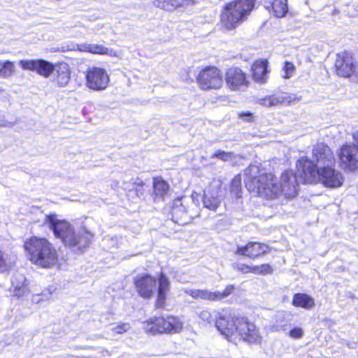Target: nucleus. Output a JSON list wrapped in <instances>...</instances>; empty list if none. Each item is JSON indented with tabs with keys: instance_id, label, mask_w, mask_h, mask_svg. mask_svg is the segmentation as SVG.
<instances>
[{
	"instance_id": "nucleus-23",
	"label": "nucleus",
	"mask_w": 358,
	"mask_h": 358,
	"mask_svg": "<svg viewBox=\"0 0 358 358\" xmlns=\"http://www.w3.org/2000/svg\"><path fill=\"white\" fill-rule=\"evenodd\" d=\"M10 291L16 296H22L28 291L26 278L22 273H16L11 278V287Z\"/></svg>"
},
{
	"instance_id": "nucleus-18",
	"label": "nucleus",
	"mask_w": 358,
	"mask_h": 358,
	"mask_svg": "<svg viewBox=\"0 0 358 358\" xmlns=\"http://www.w3.org/2000/svg\"><path fill=\"white\" fill-rule=\"evenodd\" d=\"M67 50H78L81 52H88L93 54L108 55L113 57L117 56L114 50H110L103 45L96 44L83 43L72 45L71 47H69Z\"/></svg>"
},
{
	"instance_id": "nucleus-21",
	"label": "nucleus",
	"mask_w": 358,
	"mask_h": 358,
	"mask_svg": "<svg viewBox=\"0 0 358 358\" xmlns=\"http://www.w3.org/2000/svg\"><path fill=\"white\" fill-rule=\"evenodd\" d=\"M234 290V287L233 285H228L223 292H210L207 289H199L198 299L208 300L211 301H220L231 295Z\"/></svg>"
},
{
	"instance_id": "nucleus-27",
	"label": "nucleus",
	"mask_w": 358,
	"mask_h": 358,
	"mask_svg": "<svg viewBox=\"0 0 358 358\" xmlns=\"http://www.w3.org/2000/svg\"><path fill=\"white\" fill-rule=\"evenodd\" d=\"M16 71L15 62L0 60V79H9Z\"/></svg>"
},
{
	"instance_id": "nucleus-6",
	"label": "nucleus",
	"mask_w": 358,
	"mask_h": 358,
	"mask_svg": "<svg viewBox=\"0 0 358 358\" xmlns=\"http://www.w3.org/2000/svg\"><path fill=\"white\" fill-rule=\"evenodd\" d=\"M143 327L146 333L152 335L163 333L175 334L182 330V323L179 318L169 315L166 317H154L145 321Z\"/></svg>"
},
{
	"instance_id": "nucleus-33",
	"label": "nucleus",
	"mask_w": 358,
	"mask_h": 358,
	"mask_svg": "<svg viewBox=\"0 0 358 358\" xmlns=\"http://www.w3.org/2000/svg\"><path fill=\"white\" fill-rule=\"evenodd\" d=\"M282 70L284 72L282 77L288 79L293 76L295 72V66L292 62H285Z\"/></svg>"
},
{
	"instance_id": "nucleus-29",
	"label": "nucleus",
	"mask_w": 358,
	"mask_h": 358,
	"mask_svg": "<svg viewBox=\"0 0 358 358\" xmlns=\"http://www.w3.org/2000/svg\"><path fill=\"white\" fill-rule=\"evenodd\" d=\"M178 0H154L153 5L160 9L173 11L178 8Z\"/></svg>"
},
{
	"instance_id": "nucleus-4",
	"label": "nucleus",
	"mask_w": 358,
	"mask_h": 358,
	"mask_svg": "<svg viewBox=\"0 0 358 358\" xmlns=\"http://www.w3.org/2000/svg\"><path fill=\"white\" fill-rule=\"evenodd\" d=\"M29 259L43 268L54 266L58 260L56 249L45 238L31 236L24 244Z\"/></svg>"
},
{
	"instance_id": "nucleus-25",
	"label": "nucleus",
	"mask_w": 358,
	"mask_h": 358,
	"mask_svg": "<svg viewBox=\"0 0 358 358\" xmlns=\"http://www.w3.org/2000/svg\"><path fill=\"white\" fill-rule=\"evenodd\" d=\"M169 290V281L168 278L162 273L159 279L158 296L156 306L157 308H164L166 294Z\"/></svg>"
},
{
	"instance_id": "nucleus-41",
	"label": "nucleus",
	"mask_w": 358,
	"mask_h": 358,
	"mask_svg": "<svg viewBox=\"0 0 358 358\" xmlns=\"http://www.w3.org/2000/svg\"><path fill=\"white\" fill-rule=\"evenodd\" d=\"M185 292L187 294L190 295L194 299H198V294L199 293V289H185Z\"/></svg>"
},
{
	"instance_id": "nucleus-32",
	"label": "nucleus",
	"mask_w": 358,
	"mask_h": 358,
	"mask_svg": "<svg viewBox=\"0 0 358 358\" xmlns=\"http://www.w3.org/2000/svg\"><path fill=\"white\" fill-rule=\"evenodd\" d=\"M131 329V325L128 322L119 323L111 328V331L117 334H122Z\"/></svg>"
},
{
	"instance_id": "nucleus-14",
	"label": "nucleus",
	"mask_w": 358,
	"mask_h": 358,
	"mask_svg": "<svg viewBox=\"0 0 358 358\" xmlns=\"http://www.w3.org/2000/svg\"><path fill=\"white\" fill-rule=\"evenodd\" d=\"M225 80L231 90H239L248 85L245 74L238 67H231L227 71Z\"/></svg>"
},
{
	"instance_id": "nucleus-37",
	"label": "nucleus",
	"mask_w": 358,
	"mask_h": 358,
	"mask_svg": "<svg viewBox=\"0 0 358 358\" xmlns=\"http://www.w3.org/2000/svg\"><path fill=\"white\" fill-rule=\"evenodd\" d=\"M289 336L292 338H301L303 336V330L300 327H296L290 330Z\"/></svg>"
},
{
	"instance_id": "nucleus-5",
	"label": "nucleus",
	"mask_w": 358,
	"mask_h": 358,
	"mask_svg": "<svg viewBox=\"0 0 358 358\" xmlns=\"http://www.w3.org/2000/svg\"><path fill=\"white\" fill-rule=\"evenodd\" d=\"M255 0H236L227 3L221 14V23L231 30L242 22L254 8Z\"/></svg>"
},
{
	"instance_id": "nucleus-24",
	"label": "nucleus",
	"mask_w": 358,
	"mask_h": 358,
	"mask_svg": "<svg viewBox=\"0 0 358 358\" xmlns=\"http://www.w3.org/2000/svg\"><path fill=\"white\" fill-rule=\"evenodd\" d=\"M267 68L268 61L266 59L256 61L252 66L254 80L259 83H265L267 78Z\"/></svg>"
},
{
	"instance_id": "nucleus-20",
	"label": "nucleus",
	"mask_w": 358,
	"mask_h": 358,
	"mask_svg": "<svg viewBox=\"0 0 358 358\" xmlns=\"http://www.w3.org/2000/svg\"><path fill=\"white\" fill-rule=\"evenodd\" d=\"M265 8L277 17H282L288 12L287 0H264Z\"/></svg>"
},
{
	"instance_id": "nucleus-8",
	"label": "nucleus",
	"mask_w": 358,
	"mask_h": 358,
	"mask_svg": "<svg viewBox=\"0 0 358 358\" xmlns=\"http://www.w3.org/2000/svg\"><path fill=\"white\" fill-rule=\"evenodd\" d=\"M196 80L203 90L219 89L223 84L220 71L212 66L203 69L198 75Z\"/></svg>"
},
{
	"instance_id": "nucleus-43",
	"label": "nucleus",
	"mask_w": 358,
	"mask_h": 358,
	"mask_svg": "<svg viewBox=\"0 0 358 358\" xmlns=\"http://www.w3.org/2000/svg\"><path fill=\"white\" fill-rule=\"evenodd\" d=\"M353 138H354L355 142L357 143V145L358 146V131H357L354 134Z\"/></svg>"
},
{
	"instance_id": "nucleus-39",
	"label": "nucleus",
	"mask_w": 358,
	"mask_h": 358,
	"mask_svg": "<svg viewBox=\"0 0 358 358\" xmlns=\"http://www.w3.org/2000/svg\"><path fill=\"white\" fill-rule=\"evenodd\" d=\"M236 268L244 273H253V266H250L244 264H237Z\"/></svg>"
},
{
	"instance_id": "nucleus-28",
	"label": "nucleus",
	"mask_w": 358,
	"mask_h": 358,
	"mask_svg": "<svg viewBox=\"0 0 358 358\" xmlns=\"http://www.w3.org/2000/svg\"><path fill=\"white\" fill-rule=\"evenodd\" d=\"M155 199H163L169 192V185L161 178H156L153 182Z\"/></svg>"
},
{
	"instance_id": "nucleus-22",
	"label": "nucleus",
	"mask_w": 358,
	"mask_h": 358,
	"mask_svg": "<svg viewBox=\"0 0 358 358\" xmlns=\"http://www.w3.org/2000/svg\"><path fill=\"white\" fill-rule=\"evenodd\" d=\"M291 101L289 96L283 92H278L272 95L266 96L258 100V103L266 107L276 106L280 104L289 103Z\"/></svg>"
},
{
	"instance_id": "nucleus-36",
	"label": "nucleus",
	"mask_w": 358,
	"mask_h": 358,
	"mask_svg": "<svg viewBox=\"0 0 358 358\" xmlns=\"http://www.w3.org/2000/svg\"><path fill=\"white\" fill-rule=\"evenodd\" d=\"M199 317L204 322L210 324L213 321L211 313L208 310H202L198 313Z\"/></svg>"
},
{
	"instance_id": "nucleus-1",
	"label": "nucleus",
	"mask_w": 358,
	"mask_h": 358,
	"mask_svg": "<svg viewBox=\"0 0 358 358\" xmlns=\"http://www.w3.org/2000/svg\"><path fill=\"white\" fill-rule=\"evenodd\" d=\"M296 168L298 176L292 171H285L278 182L272 173H266L257 166L250 165L245 170V187L249 192L266 199H274L281 195L290 199L296 195L299 182H319L327 187L338 188L344 182L343 174L334 166L316 170L313 162L306 157L298 160Z\"/></svg>"
},
{
	"instance_id": "nucleus-12",
	"label": "nucleus",
	"mask_w": 358,
	"mask_h": 358,
	"mask_svg": "<svg viewBox=\"0 0 358 358\" xmlns=\"http://www.w3.org/2000/svg\"><path fill=\"white\" fill-rule=\"evenodd\" d=\"M19 64L23 70L36 71L46 78L55 71V66L45 59H22Z\"/></svg>"
},
{
	"instance_id": "nucleus-38",
	"label": "nucleus",
	"mask_w": 358,
	"mask_h": 358,
	"mask_svg": "<svg viewBox=\"0 0 358 358\" xmlns=\"http://www.w3.org/2000/svg\"><path fill=\"white\" fill-rule=\"evenodd\" d=\"M51 294H52V292L50 291V289L45 290L41 294V295L43 296V298L39 299L38 298L39 295L34 296L32 298V301L35 303H39L41 301L48 299Z\"/></svg>"
},
{
	"instance_id": "nucleus-15",
	"label": "nucleus",
	"mask_w": 358,
	"mask_h": 358,
	"mask_svg": "<svg viewBox=\"0 0 358 358\" xmlns=\"http://www.w3.org/2000/svg\"><path fill=\"white\" fill-rule=\"evenodd\" d=\"M135 285L139 294L143 298L150 297L156 288V281L150 275L138 276L135 280Z\"/></svg>"
},
{
	"instance_id": "nucleus-9",
	"label": "nucleus",
	"mask_w": 358,
	"mask_h": 358,
	"mask_svg": "<svg viewBox=\"0 0 358 358\" xmlns=\"http://www.w3.org/2000/svg\"><path fill=\"white\" fill-rule=\"evenodd\" d=\"M313 159L316 170L335 165L333 152L329 146L322 143H317L313 147Z\"/></svg>"
},
{
	"instance_id": "nucleus-42",
	"label": "nucleus",
	"mask_w": 358,
	"mask_h": 358,
	"mask_svg": "<svg viewBox=\"0 0 358 358\" xmlns=\"http://www.w3.org/2000/svg\"><path fill=\"white\" fill-rule=\"evenodd\" d=\"M239 116L241 118H244L245 117H247L248 118H246L245 120L249 121L252 119V113L248 112V113H241Z\"/></svg>"
},
{
	"instance_id": "nucleus-3",
	"label": "nucleus",
	"mask_w": 358,
	"mask_h": 358,
	"mask_svg": "<svg viewBox=\"0 0 358 358\" xmlns=\"http://www.w3.org/2000/svg\"><path fill=\"white\" fill-rule=\"evenodd\" d=\"M45 222L57 238L74 250L82 251L90 245L92 240L93 234L85 228L76 229L68 222L58 220L55 215H47Z\"/></svg>"
},
{
	"instance_id": "nucleus-19",
	"label": "nucleus",
	"mask_w": 358,
	"mask_h": 358,
	"mask_svg": "<svg viewBox=\"0 0 358 358\" xmlns=\"http://www.w3.org/2000/svg\"><path fill=\"white\" fill-rule=\"evenodd\" d=\"M173 220L180 224H185L188 222L187 218L193 217V213L189 212L180 199L174 201L172 208Z\"/></svg>"
},
{
	"instance_id": "nucleus-40",
	"label": "nucleus",
	"mask_w": 358,
	"mask_h": 358,
	"mask_svg": "<svg viewBox=\"0 0 358 358\" xmlns=\"http://www.w3.org/2000/svg\"><path fill=\"white\" fill-rule=\"evenodd\" d=\"M179 7H187L194 6L196 3L194 0H178Z\"/></svg>"
},
{
	"instance_id": "nucleus-17",
	"label": "nucleus",
	"mask_w": 358,
	"mask_h": 358,
	"mask_svg": "<svg viewBox=\"0 0 358 358\" xmlns=\"http://www.w3.org/2000/svg\"><path fill=\"white\" fill-rule=\"evenodd\" d=\"M268 249L266 245L251 242L243 247H238L237 253L254 259L265 254Z\"/></svg>"
},
{
	"instance_id": "nucleus-34",
	"label": "nucleus",
	"mask_w": 358,
	"mask_h": 358,
	"mask_svg": "<svg viewBox=\"0 0 358 358\" xmlns=\"http://www.w3.org/2000/svg\"><path fill=\"white\" fill-rule=\"evenodd\" d=\"M272 267L269 264H262L260 266H253V273L255 274H268L272 272Z\"/></svg>"
},
{
	"instance_id": "nucleus-16",
	"label": "nucleus",
	"mask_w": 358,
	"mask_h": 358,
	"mask_svg": "<svg viewBox=\"0 0 358 358\" xmlns=\"http://www.w3.org/2000/svg\"><path fill=\"white\" fill-rule=\"evenodd\" d=\"M53 83L58 87H65L71 80L69 65L65 62L59 63L55 66Z\"/></svg>"
},
{
	"instance_id": "nucleus-7",
	"label": "nucleus",
	"mask_w": 358,
	"mask_h": 358,
	"mask_svg": "<svg viewBox=\"0 0 358 358\" xmlns=\"http://www.w3.org/2000/svg\"><path fill=\"white\" fill-rule=\"evenodd\" d=\"M86 85L94 91H101L107 88L110 78L107 71L100 67L92 66L86 72Z\"/></svg>"
},
{
	"instance_id": "nucleus-11",
	"label": "nucleus",
	"mask_w": 358,
	"mask_h": 358,
	"mask_svg": "<svg viewBox=\"0 0 358 358\" xmlns=\"http://www.w3.org/2000/svg\"><path fill=\"white\" fill-rule=\"evenodd\" d=\"M336 73L343 77H350L358 73V67L350 52H342L337 54L335 62Z\"/></svg>"
},
{
	"instance_id": "nucleus-31",
	"label": "nucleus",
	"mask_w": 358,
	"mask_h": 358,
	"mask_svg": "<svg viewBox=\"0 0 358 358\" xmlns=\"http://www.w3.org/2000/svg\"><path fill=\"white\" fill-rule=\"evenodd\" d=\"M13 262V259L5 257L0 250V272H3L12 266Z\"/></svg>"
},
{
	"instance_id": "nucleus-10",
	"label": "nucleus",
	"mask_w": 358,
	"mask_h": 358,
	"mask_svg": "<svg viewBox=\"0 0 358 358\" xmlns=\"http://www.w3.org/2000/svg\"><path fill=\"white\" fill-rule=\"evenodd\" d=\"M338 157L345 170L354 171L358 169V146L356 143L343 145L338 152Z\"/></svg>"
},
{
	"instance_id": "nucleus-26",
	"label": "nucleus",
	"mask_w": 358,
	"mask_h": 358,
	"mask_svg": "<svg viewBox=\"0 0 358 358\" xmlns=\"http://www.w3.org/2000/svg\"><path fill=\"white\" fill-rule=\"evenodd\" d=\"M292 303L294 306L306 309L312 308L315 306L313 298L306 294H296L293 297Z\"/></svg>"
},
{
	"instance_id": "nucleus-30",
	"label": "nucleus",
	"mask_w": 358,
	"mask_h": 358,
	"mask_svg": "<svg viewBox=\"0 0 358 358\" xmlns=\"http://www.w3.org/2000/svg\"><path fill=\"white\" fill-rule=\"evenodd\" d=\"M241 178L240 176H236L231 181V193L237 198L241 196Z\"/></svg>"
},
{
	"instance_id": "nucleus-35",
	"label": "nucleus",
	"mask_w": 358,
	"mask_h": 358,
	"mask_svg": "<svg viewBox=\"0 0 358 358\" xmlns=\"http://www.w3.org/2000/svg\"><path fill=\"white\" fill-rule=\"evenodd\" d=\"M218 158L222 161H229L233 158V153L227 152L222 150H217L213 155L212 158Z\"/></svg>"
},
{
	"instance_id": "nucleus-13",
	"label": "nucleus",
	"mask_w": 358,
	"mask_h": 358,
	"mask_svg": "<svg viewBox=\"0 0 358 358\" xmlns=\"http://www.w3.org/2000/svg\"><path fill=\"white\" fill-rule=\"evenodd\" d=\"M221 201V182L214 180L204 190L203 205L210 210H215L220 205Z\"/></svg>"
},
{
	"instance_id": "nucleus-2",
	"label": "nucleus",
	"mask_w": 358,
	"mask_h": 358,
	"mask_svg": "<svg viewBox=\"0 0 358 358\" xmlns=\"http://www.w3.org/2000/svg\"><path fill=\"white\" fill-rule=\"evenodd\" d=\"M215 326L227 340L235 344L241 341L259 344L262 339L254 323L245 317L227 310L218 313Z\"/></svg>"
}]
</instances>
